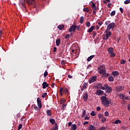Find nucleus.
<instances>
[{
	"mask_svg": "<svg viewBox=\"0 0 130 130\" xmlns=\"http://www.w3.org/2000/svg\"><path fill=\"white\" fill-rule=\"evenodd\" d=\"M102 104L106 107H109L110 104H111V100H108L105 96H103L101 98Z\"/></svg>",
	"mask_w": 130,
	"mask_h": 130,
	"instance_id": "nucleus-1",
	"label": "nucleus"
},
{
	"mask_svg": "<svg viewBox=\"0 0 130 130\" xmlns=\"http://www.w3.org/2000/svg\"><path fill=\"white\" fill-rule=\"evenodd\" d=\"M98 71H99V73L101 75H103V74H105L106 71H105V66L104 65H101L98 68Z\"/></svg>",
	"mask_w": 130,
	"mask_h": 130,
	"instance_id": "nucleus-2",
	"label": "nucleus"
},
{
	"mask_svg": "<svg viewBox=\"0 0 130 130\" xmlns=\"http://www.w3.org/2000/svg\"><path fill=\"white\" fill-rule=\"evenodd\" d=\"M115 26H116V23L114 22H112L109 24V25L107 27V29L106 30V31H110L111 30V29H114L115 28Z\"/></svg>",
	"mask_w": 130,
	"mask_h": 130,
	"instance_id": "nucleus-3",
	"label": "nucleus"
},
{
	"mask_svg": "<svg viewBox=\"0 0 130 130\" xmlns=\"http://www.w3.org/2000/svg\"><path fill=\"white\" fill-rule=\"evenodd\" d=\"M22 1H23V2L21 3L22 7L23 8H24V7H25V1H26V0H22ZM26 3L29 6H31V5H33V4H35V0H26Z\"/></svg>",
	"mask_w": 130,
	"mask_h": 130,
	"instance_id": "nucleus-4",
	"label": "nucleus"
},
{
	"mask_svg": "<svg viewBox=\"0 0 130 130\" xmlns=\"http://www.w3.org/2000/svg\"><path fill=\"white\" fill-rule=\"evenodd\" d=\"M62 91H63L64 94H69V90L68 89V88L66 87L65 88L61 87L60 89V91H59L60 96H62Z\"/></svg>",
	"mask_w": 130,
	"mask_h": 130,
	"instance_id": "nucleus-5",
	"label": "nucleus"
},
{
	"mask_svg": "<svg viewBox=\"0 0 130 130\" xmlns=\"http://www.w3.org/2000/svg\"><path fill=\"white\" fill-rule=\"evenodd\" d=\"M96 81H97V76H92L91 78V79H90L88 80V83L89 84H92V83H94V82H96Z\"/></svg>",
	"mask_w": 130,
	"mask_h": 130,
	"instance_id": "nucleus-6",
	"label": "nucleus"
},
{
	"mask_svg": "<svg viewBox=\"0 0 130 130\" xmlns=\"http://www.w3.org/2000/svg\"><path fill=\"white\" fill-rule=\"evenodd\" d=\"M77 29V25H76V23H75L74 25H72L69 29V32L71 33V32H75L76 31V29Z\"/></svg>",
	"mask_w": 130,
	"mask_h": 130,
	"instance_id": "nucleus-7",
	"label": "nucleus"
},
{
	"mask_svg": "<svg viewBox=\"0 0 130 130\" xmlns=\"http://www.w3.org/2000/svg\"><path fill=\"white\" fill-rule=\"evenodd\" d=\"M37 101L38 107L39 108H41V107H42V103L41 102V100H40V98H38Z\"/></svg>",
	"mask_w": 130,
	"mask_h": 130,
	"instance_id": "nucleus-8",
	"label": "nucleus"
},
{
	"mask_svg": "<svg viewBox=\"0 0 130 130\" xmlns=\"http://www.w3.org/2000/svg\"><path fill=\"white\" fill-rule=\"evenodd\" d=\"M106 92V93H111V92H112V87L108 86V84H107Z\"/></svg>",
	"mask_w": 130,
	"mask_h": 130,
	"instance_id": "nucleus-9",
	"label": "nucleus"
},
{
	"mask_svg": "<svg viewBox=\"0 0 130 130\" xmlns=\"http://www.w3.org/2000/svg\"><path fill=\"white\" fill-rule=\"evenodd\" d=\"M87 87H88V83L86 82H85L84 83H83V84L82 85V88H81V91H83L84 90H85L86 88H87Z\"/></svg>",
	"mask_w": 130,
	"mask_h": 130,
	"instance_id": "nucleus-10",
	"label": "nucleus"
},
{
	"mask_svg": "<svg viewBox=\"0 0 130 130\" xmlns=\"http://www.w3.org/2000/svg\"><path fill=\"white\" fill-rule=\"evenodd\" d=\"M119 75V72L118 71H113L112 72V76L113 77H117Z\"/></svg>",
	"mask_w": 130,
	"mask_h": 130,
	"instance_id": "nucleus-11",
	"label": "nucleus"
},
{
	"mask_svg": "<svg viewBox=\"0 0 130 130\" xmlns=\"http://www.w3.org/2000/svg\"><path fill=\"white\" fill-rule=\"evenodd\" d=\"M95 93L96 95H98V96H100V95L104 94V91H103V90H99L96 91Z\"/></svg>",
	"mask_w": 130,
	"mask_h": 130,
	"instance_id": "nucleus-12",
	"label": "nucleus"
},
{
	"mask_svg": "<svg viewBox=\"0 0 130 130\" xmlns=\"http://www.w3.org/2000/svg\"><path fill=\"white\" fill-rule=\"evenodd\" d=\"M123 88L124 87L122 86H118L116 88V90L117 91V92H121Z\"/></svg>",
	"mask_w": 130,
	"mask_h": 130,
	"instance_id": "nucleus-13",
	"label": "nucleus"
},
{
	"mask_svg": "<svg viewBox=\"0 0 130 130\" xmlns=\"http://www.w3.org/2000/svg\"><path fill=\"white\" fill-rule=\"evenodd\" d=\"M88 130H96V127L93 125L90 124L88 126Z\"/></svg>",
	"mask_w": 130,
	"mask_h": 130,
	"instance_id": "nucleus-14",
	"label": "nucleus"
},
{
	"mask_svg": "<svg viewBox=\"0 0 130 130\" xmlns=\"http://www.w3.org/2000/svg\"><path fill=\"white\" fill-rule=\"evenodd\" d=\"M88 97H89V95H88V93L87 92H85L83 94V100L84 101H87V99H88Z\"/></svg>",
	"mask_w": 130,
	"mask_h": 130,
	"instance_id": "nucleus-15",
	"label": "nucleus"
},
{
	"mask_svg": "<svg viewBox=\"0 0 130 130\" xmlns=\"http://www.w3.org/2000/svg\"><path fill=\"white\" fill-rule=\"evenodd\" d=\"M42 86H43V89H46V88H47V87L49 86V84H48L47 82H44L43 83Z\"/></svg>",
	"mask_w": 130,
	"mask_h": 130,
	"instance_id": "nucleus-16",
	"label": "nucleus"
},
{
	"mask_svg": "<svg viewBox=\"0 0 130 130\" xmlns=\"http://www.w3.org/2000/svg\"><path fill=\"white\" fill-rule=\"evenodd\" d=\"M46 113H47V116H49V117L52 116V113H51V110H47Z\"/></svg>",
	"mask_w": 130,
	"mask_h": 130,
	"instance_id": "nucleus-17",
	"label": "nucleus"
},
{
	"mask_svg": "<svg viewBox=\"0 0 130 130\" xmlns=\"http://www.w3.org/2000/svg\"><path fill=\"white\" fill-rule=\"evenodd\" d=\"M77 129V125L73 124L71 125V129L70 130H76Z\"/></svg>",
	"mask_w": 130,
	"mask_h": 130,
	"instance_id": "nucleus-18",
	"label": "nucleus"
},
{
	"mask_svg": "<svg viewBox=\"0 0 130 130\" xmlns=\"http://www.w3.org/2000/svg\"><path fill=\"white\" fill-rule=\"evenodd\" d=\"M56 45L58 47L60 45V40L59 39L56 40Z\"/></svg>",
	"mask_w": 130,
	"mask_h": 130,
	"instance_id": "nucleus-19",
	"label": "nucleus"
},
{
	"mask_svg": "<svg viewBox=\"0 0 130 130\" xmlns=\"http://www.w3.org/2000/svg\"><path fill=\"white\" fill-rule=\"evenodd\" d=\"M105 32L106 33V35L107 36H108V37H110V36H111V31H110V30L108 31V30H105Z\"/></svg>",
	"mask_w": 130,
	"mask_h": 130,
	"instance_id": "nucleus-20",
	"label": "nucleus"
},
{
	"mask_svg": "<svg viewBox=\"0 0 130 130\" xmlns=\"http://www.w3.org/2000/svg\"><path fill=\"white\" fill-rule=\"evenodd\" d=\"M94 57H95V55H91L90 56L88 57L87 59V60L88 61H90L92 59V58H94Z\"/></svg>",
	"mask_w": 130,
	"mask_h": 130,
	"instance_id": "nucleus-21",
	"label": "nucleus"
},
{
	"mask_svg": "<svg viewBox=\"0 0 130 130\" xmlns=\"http://www.w3.org/2000/svg\"><path fill=\"white\" fill-rule=\"evenodd\" d=\"M57 28L59 30H62V29L64 28V25H63V24L59 25L57 26Z\"/></svg>",
	"mask_w": 130,
	"mask_h": 130,
	"instance_id": "nucleus-22",
	"label": "nucleus"
},
{
	"mask_svg": "<svg viewBox=\"0 0 130 130\" xmlns=\"http://www.w3.org/2000/svg\"><path fill=\"white\" fill-rule=\"evenodd\" d=\"M108 52H109V54H110V53H112V52H113V48L110 47L108 49Z\"/></svg>",
	"mask_w": 130,
	"mask_h": 130,
	"instance_id": "nucleus-23",
	"label": "nucleus"
},
{
	"mask_svg": "<svg viewBox=\"0 0 130 130\" xmlns=\"http://www.w3.org/2000/svg\"><path fill=\"white\" fill-rule=\"evenodd\" d=\"M108 81L109 82H113V81H114V78L112 76H110L108 78Z\"/></svg>",
	"mask_w": 130,
	"mask_h": 130,
	"instance_id": "nucleus-24",
	"label": "nucleus"
},
{
	"mask_svg": "<svg viewBox=\"0 0 130 130\" xmlns=\"http://www.w3.org/2000/svg\"><path fill=\"white\" fill-rule=\"evenodd\" d=\"M94 28H95V27L94 26H92L87 31V32H89V33H91V32H92V31H93V30H94Z\"/></svg>",
	"mask_w": 130,
	"mask_h": 130,
	"instance_id": "nucleus-25",
	"label": "nucleus"
},
{
	"mask_svg": "<svg viewBox=\"0 0 130 130\" xmlns=\"http://www.w3.org/2000/svg\"><path fill=\"white\" fill-rule=\"evenodd\" d=\"M102 77L103 78H107V77H109V74H107L106 72H105V73L103 74Z\"/></svg>",
	"mask_w": 130,
	"mask_h": 130,
	"instance_id": "nucleus-26",
	"label": "nucleus"
},
{
	"mask_svg": "<svg viewBox=\"0 0 130 130\" xmlns=\"http://www.w3.org/2000/svg\"><path fill=\"white\" fill-rule=\"evenodd\" d=\"M93 15H96V12H97V7H93Z\"/></svg>",
	"mask_w": 130,
	"mask_h": 130,
	"instance_id": "nucleus-27",
	"label": "nucleus"
},
{
	"mask_svg": "<svg viewBox=\"0 0 130 130\" xmlns=\"http://www.w3.org/2000/svg\"><path fill=\"white\" fill-rule=\"evenodd\" d=\"M50 122L51 123V124L53 125L55 123V120L54 119H50Z\"/></svg>",
	"mask_w": 130,
	"mask_h": 130,
	"instance_id": "nucleus-28",
	"label": "nucleus"
},
{
	"mask_svg": "<svg viewBox=\"0 0 130 130\" xmlns=\"http://www.w3.org/2000/svg\"><path fill=\"white\" fill-rule=\"evenodd\" d=\"M115 13H116V11L115 10H114L111 12L110 16H111L112 17H113V16H115Z\"/></svg>",
	"mask_w": 130,
	"mask_h": 130,
	"instance_id": "nucleus-29",
	"label": "nucleus"
},
{
	"mask_svg": "<svg viewBox=\"0 0 130 130\" xmlns=\"http://www.w3.org/2000/svg\"><path fill=\"white\" fill-rule=\"evenodd\" d=\"M57 129H58V126H57V123H55V126L53 127V130H57Z\"/></svg>",
	"mask_w": 130,
	"mask_h": 130,
	"instance_id": "nucleus-30",
	"label": "nucleus"
},
{
	"mask_svg": "<svg viewBox=\"0 0 130 130\" xmlns=\"http://www.w3.org/2000/svg\"><path fill=\"white\" fill-rule=\"evenodd\" d=\"M107 88V84H105L104 86H101V89H102V90H106Z\"/></svg>",
	"mask_w": 130,
	"mask_h": 130,
	"instance_id": "nucleus-31",
	"label": "nucleus"
},
{
	"mask_svg": "<svg viewBox=\"0 0 130 130\" xmlns=\"http://www.w3.org/2000/svg\"><path fill=\"white\" fill-rule=\"evenodd\" d=\"M79 22H80V23H81V24H83V22H84V17L81 16L80 17Z\"/></svg>",
	"mask_w": 130,
	"mask_h": 130,
	"instance_id": "nucleus-32",
	"label": "nucleus"
},
{
	"mask_svg": "<svg viewBox=\"0 0 130 130\" xmlns=\"http://www.w3.org/2000/svg\"><path fill=\"white\" fill-rule=\"evenodd\" d=\"M114 123H115V124H118V123H121V121H120V120L119 119H117L114 122Z\"/></svg>",
	"mask_w": 130,
	"mask_h": 130,
	"instance_id": "nucleus-33",
	"label": "nucleus"
},
{
	"mask_svg": "<svg viewBox=\"0 0 130 130\" xmlns=\"http://www.w3.org/2000/svg\"><path fill=\"white\" fill-rule=\"evenodd\" d=\"M66 102V99H61L60 101V104H63Z\"/></svg>",
	"mask_w": 130,
	"mask_h": 130,
	"instance_id": "nucleus-34",
	"label": "nucleus"
},
{
	"mask_svg": "<svg viewBox=\"0 0 130 130\" xmlns=\"http://www.w3.org/2000/svg\"><path fill=\"white\" fill-rule=\"evenodd\" d=\"M108 38H109V37H108V36H107L106 35V36H104L103 37V40H108Z\"/></svg>",
	"mask_w": 130,
	"mask_h": 130,
	"instance_id": "nucleus-35",
	"label": "nucleus"
},
{
	"mask_svg": "<svg viewBox=\"0 0 130 130\" xmlns=\"http://www.w3.org/2000/svg\"><path fill=\"white\" fill-rule=\"evenodd\" d=\"M89 11H90V9H89L88 8H84L83 9V11L84 12H86V13H89Z\"/></svg>",
	"mask_w": 130,
	"mask_h": 130,
	"instance_id": "nucleus-36",
	"label": "nucleus"
},
{
	"mask_svg": "<svg viewBox=\"0 0 130 130\" xmlns=\"http://www.w3.org/2000/svg\"><path fill=\"white\" fill-rule=\"evenodd\" d=\"M125 62H126V61H125V60H124V59H121L120 60L121 64H124V63H125Z\"/></svg>",
	"mask_w": 130,
	"mask_h": 130,
	"instance_id": "nucleus-37",
	"label": "nucleus"
},
{
	"mask_svg": "<svg viewBox=\"0 0 130 130\" xmlns=\"http://www.w3.org/2000/svg\"><path fill=\"white\" fill-rule=\"evenodd\" d=\"M119 98H120V99H124V94H123L122 93H120L119 94Z\"/></svg>",
	"mask_w": 130,
	"mask_h": 130,
	"instance_id": "nucleus-38",
	"label": "nucleus"
},
{
	"mask_svg": "<svg viewBox=\"0 0 130 130\" xmlns=\"http://www.w3.org/2000/svg\"><path fill=\"white\" fill-rule=\"evenodd\" d=\"M124 4L125 5H128V4H130V0H126L124 2Z\"/></svg>",
	"mask_w": 130,
	"mask_h": 130,
	"instance_id": "nucleus-39",
	"label": "nucleus"
},
{
	"mask_svg": "<svg viewBox=\"0 0 130 130\" xmlns=\"http://www.w3.org/2000/svg\"><path fill=\"white\" fill-rule=\"evenodd\" d=\"M90 115H91V116H95V115H96V113H95V111H93L91 112Z\"/></svg>",
	"mask_w": 130,
	"mask_h": 130,
	"instance_id": "nucleus-40",
	"label": "nucleus"
},
{
	"mask_svg": "<svg viewBox=\"0 0 130 130\" xmlns=\"http://www.w3.org/2000/svg\"><path fill=\"white\" fill-rule=\"evenodd\" d=\"M86 25V27H90L91 26V23H90V22L89 21H87Z\"/></svg>",
	"mask_w": 130,
	"mask_h": 130,
	"instance_id": "nucleus-41",
	"label": "nucleus"
},
{
	"mask_svg": "<svg viewBox=\"0 0 130 130\" xmlns=\"http://www.w3.org/2000/svg\"><path fill=\"white\" fill-rule=\"evenodd\" d=\"M110 54V56L111 57H114V56H115V54L113 52L112 53H111Z\"/></svg>",
	"mask_w": 130,
	"mask_h": 130,
	"instance_id": "nucleus-42",
	"label": "nucleus"
},
{
	"mask_svg": "<svg viewBox=\"0 0 130 130\" xmlns=\"http://www.w3.org/2000/svg\"><path fill=\"white\" fill-rule=\"evenodd\" d=\"M48 75V72H47V71H46L44 73V78H46V77H47Z\"/></svg>",
	"mask_w": 130,
	"mask_h": 130,
	"instance_id": "nucleus-43",
	"label": "nucleus"
},
{
	"mask_svg": "<svg viewBox=\"0 0 130 130\" xmlns=\"http://www.w3.org/2000/svg\"><path fill=\"white\" fill-rule=\"evenodd\" d=\"M85 115H86V110H84L82 115V117H85Z\"/></svg>",
	"mask_w": 130,
	"mask_h": 130,
	"instance_id": "nucleus-44",
	"label": "nucleus"
},
{
	"mask_svg": "<svg viewBox=\"0 0 130 130\" xmlns=\"http://www.w3.org/2000/svg\"><path fill=\"white\" fill-rule=\"evenodd\" d=\"M98 117H99V118H103V115H102V114H99L98 115Z\"/></svg>",
	"mask_w": 130,
	"mask_h": 130,
	"instance_id": "nucleus-45",
	"label": "nucleus"
},
{
	"mask_svg": "<svg viewBox=\"0 0 130 130\" xmlns=\"http://www.w3.org/2000/svg\"><path fill=\"white\" fill-rule=\"evenodd\" d=\"M66 106H67V105H66V104L62 105V106L61 109V110H62V111H63V110H64V107H66Z\"/></svg>",
	"mask_w": 130,
	"mask_h": 130,
	"instance_id": "nucleus-46",
	"label": "nucleus"
},
{
	"mask_svg": "<svg viewBox=\"0 0 130 130\" xmlns=\"http://www.w3.org/2000/svg\"><path fill=\"white\" fill-rule=\"evenodd\" d=\"M22 126H23V125H22V124H20L19 125V126H18V130L21 129V128H22Z\"/></svg>",
	"mask_w": 130,
	"mask_h": 130,
	"instance_id": "nucleus-47",
	"label": "nucleus"
},
{
	"mask_svg": "<svg viewBox=\"0 0 130 130\" xmlns=\"http://www.w3.org/2000/svg\"><path fill=\"white\" fill-rule=\"evenodd\" d=\"M70 37H71V36L69 34H68L65 36V39H68V38H70Z\"/></svg>",
	"mask_w": 130,
	"mask_h": 130,
	"instance_id": "nucleus-48",
	"label": "nucleus"
},
{
	"mask_svg": "<svg viewBox=\"0 0 130 130\" xmlns=\"http://www.w3.org/2000/svg\"><path fill=\"white\" fill-rule=\"evenodd\" d=\"M105 116H109V113H108V112H107V111H106L105 112Z\"/></svg>",
	"mask_w": 130,
	"mask_h": 130,
	"instance_id": "nucleus-49",
	"label": "nucleus"
},
{
	"mask_svg": "<svg viewBox=\"0 0 130 130\" xmlns=\"http://www.w3.org/2000/svg\"><path fill=\"white\" fill-rule=\"evenodd\" d=\"M101 120L102 122H105L106 121V118H103Z\"/></svg>",
	"mask_w": 130,
	"mask_h": 130,
	"instance_id": "nucleus-50",
	"label": "nucleus"
},
{
	"mask_svg": "<svg viewBox=\"0 0 130 130\" xmlns=\"http://www.w3.org/2000/svg\"><path fill=\"white\" fill-rule=\"evenodd\" d=\"M34 109H35V110H37V111H38V110H39V108L37 106H34Z\"/></svg>",
	"mask_w": 130,
	"mask_h": 130,
	"instance_id": "nucleus-51",
	"label": "nucleus"
},
{
	"mask_svg": "<svg viewBox=\"0 0 130 130\" xmlns=\"http://www.w3.org/2000/svg\"><path fill=\"white\" fill-rule=\"evenodd\" d=\"M46 95H47V93L45 92V93L42 95V98H44L45 97V96H46Z\"/></svg>",
	"mask_w": 130,
	"mask_h": 130,
	"instance_id": "nucleus-52",
	"label": "nucleus"
},
{
	"mask_svg": "<svg viewBox=\"0 0 130 130\" xmlns=\"http://www.w3.org/2000/svg\"><path fill=\"white\" fill-rule=\"evenodd\" d=\"M84 119L89 120V119H90V117H88V116H86L84 117Z\"/></svg>",
	"mask_w": 130,
	"mask_h": 130,
	"instance_id": "nucleus-53",
	"label": "nucleus"
},
{
	"mask_svg": "<svg viewBox=\"0 0 130 130\" xmlns=\"http://www.w3.org/2000/svg\"><path fill=\"white\" fill-rule=\"evenodd\" d=\"M96 4H95V3H92V8H96Z\"/></svg>",
	"mask_w": 130,
	"mask_h": 130,
	"instance_id": "nucleus-54",
	"label": "nucleus"
},
{
	"mask_svg": "<svg viewBox=\"0 0 130 130\" xmlns=\"http://www.w3.org/2000/svg\"><path fill=\"white\" fill-rule=\"evenodd\" d=\"M89 124V122L88 121H84L83 122V125H86V124Z\"/></svg>",
	"mask_w": 130,
	"mask_h": 130,
	"instance_id": "nucleus-55",
	"label": "nucleus"
},
{
	"mask_svg": "<svg viewBox=\"0 0 130 130\" xmlns=\"http://www.w3.org/2000/svg\"><path fill=\"white\" fill-rule=\"evenodd\" d=\"M119 10H120L121 13L122 14L123 13V9H122V8L120 7L119 8Z\"/></svg>",
	"mask_w": 130,
	"mask_h": 130,
	"instance_id": "nucleus-56",
	"label": "nucleus"
},
{
	"mask_svg": "<svg viewBox=\"0 0 130 130\" xmlns=\"http://www.w3.org/2000/svg\"><path fill=\"white\" fill-rule=\"evenodd\" d=\"M96 110H97L98 111H100V110H101V108L100 107H98L96 108Z\"/></svg>",
	"mask_w": 130,
	"mask_h": 130,
	"instance_id": "nucleus-57",
	"label": "nucleus"
},
{
	"mask_svg": "<svg viewBox=\"0 0 130 130\" xmlns=\"http://www.w3.org/2000/svg\"><path fill=\"white\" fill-rule=\"evenodd\" d=\"M106 128L105 127H102V128H100L99 130H105Z\"/></svg>",
	"mask_w": 130,
	"mask_h": 130,
	"instance_id": "nucleus-58",
	"label": "nucleus"
},
{
	"mask_svg": "<svg viewBox=\"0 0 130 130\" xmlns=\"http://www.w3.org/2000/svg\"><path fill=\"white\" fill-rule=\"evenodd\" d=\"M64 63H66V60H63L61 62V64H64Z\"/></svg>",
	"mask_w": 130,
	"mask_h": 130,
	"instance_id": "nucleus-59",
	"label": "nucleus"
},
{
	"mask_svg": "<svg viewBox=\"0 0 130 130\" xmlns=\"http://www.w3.org/2000/svg\"><path fill=\"white\" fill-rule=\"evenodd\" d=\"M105 24L106 25V26H108V25H109V23L107 21H106Z\"/></svg>",
	"mask_w": 130,
	"mask_h": 130,
	"instance_id": "nucleus-60",
	"label": "nucleus"
},
{
	"mask_svg": "<svg viewBox=\"0 0 130 130\" xmlns=\"http://www.w3.org/2000/svg\"><path fill=\"white\" fill-rule=\"evenodd\" d=\"M72 125V122H69L68 123V125H69V126H71Z\"/></svg>",
	"mask_w": 130,
	"mask_h": 130,
	"instance_id": "nucleus-61",
	"label": "nucleus"
},
{
	"mask_svg": "<svg viewBox=\"0 0 130 130\" xmlns=\"http://www.w3.org/2000/svg\"><path fill=\"white\" fill-rule=\"evenodd\" d=\"M125 99L126 100H129V98L128 96H126V97H125Z\"/></svg>",
	"mask_w": 130,
	"mask_h": 130,
	"instance_id": "nucleus-62",
	"label": "nucleus"
},
{
	"mask_svg": "<svg viewBox=\"0 0 130 130\" xmlns=\"http://www.w3.org/2000/svg\"><path fill=\"white\" fill-rule=\"evenodd\" d=\"M56 51V47H54L53 52H55Z\"/></svg>",
	"mask_w": 130,
	"mask_h": 130,
	"instance_id": "nucleus-63",
	"label": "nucleus"
},
{
	"mask_svg": "<svg viewBox=\"0 0 130 130\" xmlns=\"http://www.w3.org/2000/svg\"><path fill=\"white\" fill-rule=\"evenodd\" d=\"M103 22H100L98 23V25H99L100 26H101V25H102Z\"/></svg>",
	"mask_w": 130,
	"mask_h": 130,
	"instance_id": "nucleus-64",
	"label": "nucleus"
}]
</instances>
